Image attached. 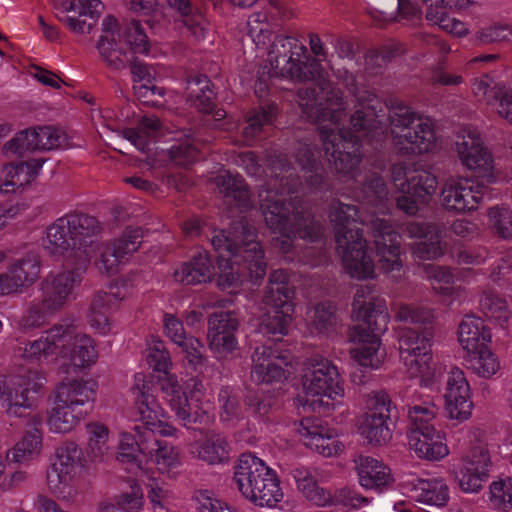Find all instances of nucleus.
Listing matches in <instances>:
<instances>
[{"instance_id": "nucleus-3", "label": "nucleus", "mask_w": 512, "mask_h": 512, "mask_svg": "<svg viewBox=\"0 0 512 512\" xmlns=\"http://www.w3.org/2000/svg\"><path fill=\"white\" fill-rule=\"evenodd\" d=\"M458 138L456 148L461 162L482 181L474 185L468 179H447L441 191V203L449 212L465 213L475 210L488 193L485 182L494 181V166L478 134L468 132Z\"/></svg>"}, {"instance_id": "nucleus-38", "label": "nucleus", "mask_w": 512, "mask_h": 512, "mask_svg": "<svg viewBox=\"0 0 512 512\" xmlns=\"http://www.w3.org/2000/svg\"><path fill=\"white\" fill-rule=\"evenodd\" d=\"M490 338V332L486 329L484 321L480 317L466 316L459 324V342L469 353L485 348Z\"/></svg>"}, {"instance_id": "nucleus-2", "label": "nucleus", "mask_w": 512, "mask_h": 512, "mask_svg": "<svg viewBox=\"0 0 512 512\" xmlns=\"http://www.w3.org/2000/svg\"><path fill=\"white\" fill-rule=\"evenodd\" d=\"M350 124L352 131L348 132H344L336 122L318 127L325 156L334 170L344 175L353 173L358 167L362 141L378 149L386 138L372 106L362 105L357 109L350 116Z\"/></svg>"}, {"instance_id": "nucleus-24", "label": "nucleus", "mask_w": 512, "mask_h": 512, "mask_svg": "<svg viewBox=\"0 0 512 512\" xmlns=\"http://www.w3.org/2000/svg\"><path fill=\"white\" fill-rule=\"evenodd\" d=\"M491 466L490 455L484 445L471 447L463 458V467L458 478L459 486L464 492H478L483 482L488 479Z\"/></svg>"}, {"instance_id": "nucleus-17", "label": "nucleus", "mask_w": 512, "mask_h": 512, "mask_svg": "<svg viewBox=\"0 0 512 512\" xmlns=\"http://www.w3.org/2000/svg\"><path fill=\"white\" fill-rule=\"evenodd\" d=\"M160 388L182 426L200 430L209 425L211 417L208 412L198 405L189 403L175 377L167 376L161 381Z\"/></svg>"}, {"instance_id": "nucleus-56", "label": "nucleus", "mask_w": 512, "mask_h": 512, "mask_svg": "<svg viewBox=\"0 0 512 512\" xmlns=\"http://www.w3.org/2000/svg\"><path fill=\"white\" fill-rule=\"evenodd\" d=\"M130 47L133 53L147 54L150 48L148 36L137 20L123 24L121 42Z\"/></svg>"}, {"instance_id": "nucleus-57", "label": "nucleus", "mask_w": 512, "mask_h": 512, "mask_svg": "<svg viewBox=\"0 0 512 512\" xmlns=\"http://www.w3.org/2000/svg\"><path fill=\"white\" fill-rule=\"evenodd\" d=\"M337 323L338 315L334 304L325 301L315 306L312 324L319 334L329 335L333 333Z\"/></svg>"}, {"instance_id": "nucleus-1", "label": "nucleus", "mask_w": 512, "mask_h": 512, "mask_svg": "<svg viewBox=\"0 0 512 512\" xmlns=\"http://www.w3.org/2000/svg\"><path fill=\"white\" fill-rule=\"evenodd\" d=\"M400 321L410 322L415 328L402 332L399 339L400 357L412 377H421L425 386L432 387L445 382V410L451 419L460 422L471 416L473 402L464 372L452 368L446 374L434 372L432 340L434 337V312L429 308L402 305L397 312Z\"/></svg>"}, {"instance_id": "nucleus-46", "label": "nucleus", "mask_w": 512, "mask_h": 512, "mask_svg": "<svg viewBox=\"0 0 512 512\" xmlns=\"http://www.w3.org/2000/svg\"><path fill=\"white\" fill-rule=\"evenodd\" d=\"M86 415V413L55 399V406L49 412L47 425L52 432L67 433L76 427Z\"/></svg>"}, {"instance_id": "nucleus-11", "label": "nucleus", "mask_w": 512, "mask_h": 512, "mask_svg": "<svg viewBox=\"0 0 512 512\" xmlns=\"http://www.w3.org/2000/svg\"><path fill=\"white\" fill-rule=\"evenodd\" d=\"M302 383L307 396L305 406L318 413L329 410L333 406L330 401L344 395L343 380L338 368L320 355L306 361Z\"/></svg>"}, {"instance_id": "nucleus-64", "label": "nucleus", "mask_w": 512, "mask_h": 512, "mask_svg": "<svg viewBox=\"0 0 512 512\" xmlns=\"http://www.w3.org/2000/svg\"><path fill=\"white\" fill-rule=\"evenodd\" d=\"M218 402L222 421L229 422L240 417L238 394L234 388L223 386L218 393Z\"/></svg>"}, {"instance_id": "nucleus-53", "label": "nucleus", "mask_w": 512, "mask_h": 512, "mask_svg": "<svg viewBox=\"0 0 512 512\" xmlns=\"http://www.w3.org/2000/svg\"><path fill=\"white\" fill-rule=\"evenodd\" d=\"M437 185L436 176L429 170L415 169L408 178L405 192L416 196L423 203L435 192Z\"/></svg>"}, {"instance_id": "nucleus-39", "label": "nucleus", "mask_w": 512, "mask_h": 512, "mask_svg": "<svg viewBox=\"0 0 512 512\" xmlns=\"http://www.w3.org/2000/svg\"><path fill=\"white\" fill-rule=\"evenodd\" d=\"M186 98L199 112L212 111L216 99L213 83L205 75L190 77L187 80Z\"/></svg>"}, {"instance_id": "nucleus-19", "label": "nucleus", "mask_w": 512, "mask_h": 512, "mask_svg": "<svg viewBox=\"0 0 512 512\" xmlns=\"http://www.w3.org/2000/svg\"><path fill=\"white\" fill-rule=\"evenodd\" d=\"M336 250L351 277L357 279L373 277L375 266L363 235L352 239L340 236L336 242Z\"/></svg>"}, {"instance_id": "nucleus-36", "label": "nucleus", "mask_w": 512, "mask_h": 512, "mask_svg": "<svg viewBox=\"0 0 512 512\" xmlns=\"http://www.w3.org/2000/svg\"><path fill=\"white\" fill-rule=\"evenodd\" d=\"M102 10L100 0H72L67 11H77L78 16H65L61 21L75 33H90Z\"/></svg>"}, {"instance_id": "nucleus-34", "label": "nucleus", "mask_w": 512, "mask_h": 512, "mask_svg": "<svg viewBox=\"0 0 512 512\" xmlns=\"http://www.w3.org/2000/svg\"><path fill=\"white\" fill-rule=\"evenodd\" d=\"M74 241L77 240L79 259L86 260L93 250L97 237L101 232L99 221L91 215L81 212L70 213Z\"/></svg>"}, {"instance_id": "nucleus-60", "label": "nucleus", "mask_w": 512, "mask_h": 512, "mask_svg": "<svg viewBox=\"0 0 512 512\" xmlns=\"http://www.w3.org/2000/svg\"><path fill=\"white\" fill-rule=\"evenodd\" d=\"M470 353L473 354V357L469 361L470 369L477 375L483 378H490L499 370L500 363L498 358L487 349V346Z\"/></svg>"}, {"instance_id": "nucleus-45", "label": "nucleus", "mask_w": 512, "mask_h": 512, "mask_svg": "<svg viewBox=\"0 0 512 512\" xmlns=\"http://www.w3.org/2000/svg\"><path fill=\"white\" fill-rule=\"evenodd\" d=\"M295 157L304 171L306 183L312 188H321L325 183L326 176L313 148L307 143H300Z\"/></svg>"}, {"instance_id": "nucleus-20", "label": "nucleus", "mask_w": 512, "mask_h": 512, "mask_svg": "<svg viewBox=\"0 0 512 512\" xmlns=\"http://www.w3.org/2000/svg\"><path fill=\"white\" fill-rule=\"evenodd\" d=\"M81 281L82 274L79 270L49 274L41 283L42 305H46L48 310L62 309Z\"/></svg>"}, {"instance_id": "nucleus-23", "label": "nucleus", "mask_w": 512, "mask_h": 512, "mask_svg": "<svg viewBox=\"0 0 512 512\" xmlns=\"http://www.w3.org/2000/svg\"><path fill=\"white\" fill-rule=\"evenodd\" d=\"M311 81L316 87H305L298 91V97L301 101L302 106L316 108L317 119L330 118V123H338V112L341 109L342 98L339 95V91L332 88L331 82L328 79V88L322 89L318 81L315 79H306L303 82Z\"/></svg>"}, {"instance_id": "nucleus-21", "label": "nucleus", "mask_w": 512, "mask_h": 512, "mask_svg": "<svg viewBox=\"0 0 512 512\" xmlns=\"http://www.w3.org/2000/svg\"><path fill=\"white\" fill-rule=\"evenodd\" d=\"M144 233L141 227H128L121 237L108 243L101 252L98 261L100 271L109 275L115 274L118 265L138 250L142 243Z\"/></svg>"}, {"instance_id": "nucleus-47", "label": "nucleus", "mask_w": 512, "mask_h": 512, "mask_svg": "<svg viewBox=\"0 0 512 512\" xmlns=\"http://www.w3.org/2000/svg\"><path fill=\"white\" fill-rule=\"evenodd\" d=\"M119 303L116 295L107 292H98L90 304L89 322L101 334L109 332V313Z\"/></svg>"}, {"instance_id": "nucleus-42", "label": "nucleus", "mask_w": 512, "mask_h": 512, "mask_svg": "<svg viewBox=\"0 0 512 512\" xmlns=\"http://www.w3.org/2000/svg\"><path fill=\"white\" fill-rule=\"evenodd\" d=\"M64 328H69L73 337L67 343L65 351L60 355L67 356L70 354L74 365L78 367H85L94 363L98 354L93 339L87 335L77 334L72 325L66 324Z\"/></svg>"}, {"instance_id": "nucleus-15", "label": "nucleus", "mask_w": 512, "mask_h": 512, "mask_svg": "<svg viewBox=\"0 0 512 512\" xmlns=\"http://www.w3.org/2000/svg\"><path fill=\"white\" fill-rule=\"evenodd\" d=\"M366 226L374 239L379 268L385 273L399 272L402 267L400 234L389 220L383 218L371 217Z\"/></svg>"}, {"instance_id": "nucleus-62", "label": "nucleus", "mask_w": 512, "mask_h": 512, "mask_svg": "<svg viewBox=\"0 0 512 512\" xmlns=\"http://www.w3.org/2000/svg\"><path fill=\"white\" fill-rule=\"evenodd\" d=\"M480 307L484 315L494 319L503 327L508 321L509 311L504 299L493 293L485 294L480 300Z\"/></svg>"}, {"instance_id": "nucleus-13", "label": "nucleus", "mask_w": 512, "mask_h": 512, "mask_svg": "<svg viewBox=\"0 0 512 512\" xmlns=\"http://www.w3.org/2000/svg\"><path fill=\"white\" fill-rule=\"evenodd\" d=\"M44 381L43 374L33 370L0 378V409L9 416H28V410L34 405L30 393H37Z\"/></svg>"}, {"instance_id": "nucleus-52", "label": "nucleus", "mask_w": 512, "mask_h": 512, "mask_svg": "<svg viewBox=\"0 0 512 512\" xmlns=\"http://www.w3.org/2000/svg\"><path fill=\"white\" fill-rule=\"evenodd\" d=\"M96 47L101 60L110 70H122L130 62L131 57L122 47L121 40L107 41V38L99 39Z\"/></svg>"}, {"instance_id": "nucleus-22", "label": "nucleus", "mask_w": 512, "mask_h": 512, "mask_svg": "<svg viewBox=\"0 0 512 512\" xmlns=\"http://www.w3.org/2000/svg\"><path fill=\"white\" fill-rule=\"evenodd\" d=\"M72 337V331L69 328H64L62 324L55 325L39 339L26 344L22 356L31 361L49 362L65 351Z\"/></svg>"}, {"instance_id": "nucleus-61", "label": "nucleus", "mask_w": 512, "mask_h": 512, "mask_svg": "<svg viewBox=\"0 0 512 512\" xmlns=\"http://www.w3.org/2000/svg\"><path fill=\"white\" fill-rule=\"evenodd\" d=\"M89 441L87 453L93 460H101L108 452V429L102 424H89L87 426Z\"/></svg>"}, {"instance_id": "nucleus-8", "label": "nucleus", "mask_w": 512, "mask_h": 512, "mask_svg": "<svg viewBox=\"0 0 512 512\" xmlns=\"http://www.w3.org/2000/svg\"><path fill=\"white\" fill-rule=\"evenodd\" d=\"M236 232L241 233V243L219 277L218 284L224 288L238 284L258 286L267 273V263L260 243L256 240L255 228L249 223H239Z\"/></svg>"}, {"instance_id": "nucleus-27", "label": "nucleus", "mask_w": 512, "mask_h": 512, "mask_svg": "<svg viewBox=\"0 0 512 512\" xmlns=\"http://www.w3.org/2000/svg\"><path fill=\"white\" fill-rule=\"evenodd\" d=\"M74 238L71 217L68 213L47 227L44 248L54 256L79 258L77 240L74 241Z\"/></svg>"}, {"instance_id": "nucleus-40", "label": "nucleus", "mask_w": 512, "mask_h": 512, "mask_svg": "<svg viewBox=\"0 0 512 512\" xmlns=\"http://www.w3.org/2000/svg\"><path fill=\"white\" fill-rule=\"evenodd\" d=\"M191 454L208 464H220L229 459V445L224 436L212 433L203 441L195 443L191 448Z\"/></svg>"}, {"instance_id": "nucleus-58", "label": "nucleus", "mask_w": 512, "mask_h": 512, "mask_svg": "<svg viewBox=\"0 0 512 512\" xmlns=\"http://www.w3.org/2000/svg\"><path fill=\"white\" fill-rule=\"evenodd\" d=\"M428 7L426 19L443 28H448L445 24L447 20V9H462L467 6L469 0H422Z\"/></svg>"}, {"instance_id": "nucleus-48", "label": "nucleus", "mask_w": 512, "mask_h": 512, "mask_svg": "<svg viewBox=\"0 0 512 512\" xmlns=\"http://www.w3.org/2000/svg\"><path fill=\"white\" fill-rule=\"evenodd\" d=\"M239 223H248L246 220H239L232 223L229 231L221 230L216 232L211 238V245L214 250L219 253L218 265L219 269L222 270L223 261H225V266L228 264V259L232 258L234 252L238 248L241 243V235L240 232H236V226Z\"/></svg>"}, {"instance_id": "nucleus-10", "label": "nucleus", "mask_w": 512, "mask_h": 512, "mask_svg": "<svg viewBox=\"0 0 512 512\" xmlns=\"http://www.w3.org/2000/svg\"><path fill=\"white\" fill-rule=\"evenodd\" d=\"M149 384L137 388L136 406L139 417L137 421L147 424L148 435L144 438L142 447L146 463H153L160 471H165L176 461L177 454L174 448L163 438L165 428L159 418V407L152 394L149 393Z\"/></svg>"}, {"instance_id": "nucleus-6", "label": "nucleus", "mask_w": 512, "mask_h": 512, "mask_svg": "<svg viewBox=\"0 0 512 512\" xmlns=\"http://www.w3.org/2000/svg\"><path fill=\"white\" fill-rule=\"evenodd\" d=\"M394 148L401 155H417L431 151L436 136L432 121L399 100L387 105Z\"/></svg>"}, {"instance_id": "nucleus-43", "label": "nucleus", "mask_w": 512, "mask_h": 512, "mask_svg": "<svg viewBox=\"0 0 512 512\" xmlns=\"http://www.w3.org/2000/svg\"><path fill=\"white\" fill-rule=\"evenodd\" d=\"M147 424H137L133 430L135 434L124 433L119 444L118 459L122 462L135 463L138 467H141L144 458V449L142 443L144 438L148 435L149 429Z\"/></svg>"}, {"instance_id": "nucleus-25", "label": "nucleus", "mask_w": 512, "mask_h": 512, "mask_svg": "<svg viewBox=\"0 0 512 512\" xmlns=\"http://www.w3.org/2000/svg\"><path fill=\"white\" fill-rule=\"evenodd\" d=\"M252 361L251 377L257 384L281 382L287 377L283 368V365H287L286 357L271 346L264 344L256 347Z\"/></svg>"}, {"instance_id": "nucleus-29", "label": "nucleus", "mask_w": 512, "mask_h": 512, "mask_svg": "<svg viewBox=\"0 0 512 512\" xmlns=\"http://www.w3.org/2000/svg\"><path fill=\"white\" fill-rule=\"evenodd\" d=\"M304 444L323 456L330 457L340 450L339 441L329 433V429L317 418L305 417L298 429Z\"/></svg>"}, {"instance_id": "nucleus-28", "label": "nucleus", "mask_w": 512, "mask_h": 512, "mask_svg": "<svg viewBox=\"0 0 512 512\" xmlns=\"http://www.w3.org/2000/svg\"><path fill=\"white\" fill-rule=\"evenodd\" d=\"M96 382L93 380H72L62 382L56 388L55 399L60 403L89 414L96 398Z\"/></svg>"}, {"instance_id": "nucleus-26", "label": "nucleus", "mask_w": 512, "mask_h": 512, "mask_svg": "<svg viewBox=\"0 0 512 512\" xmlns=\"http://www.w3.org/2000/svg\"><path fill=\"white\" fill-rule=\"evenodd\" d=\"M40 273V261L36 254L29 253L17 260L0 274V294L8 295L34 283Z\"/></svg>"}, {"instance_id": "nucleus-14", "label": "nucleus", "mask_w": 512, "mask_h": 512, "mask_svg": "<svg viewBox=\"0 0 512 512\" xmlns=\"http://www.w3.org/2000/svg\"><path fill=\"white\" fill-rule=\"evenodd\" d=\"M368 412L365 414L360 433L374 446H381L392 437V417L396 412L390 396L385 391L373 392L367 399Z\"/></svg>"}, {"instance_id": "nucleus-37", "label": "nucleus", "mask_w": 512, "mask_h": 512, "mask_svg": "<svg viewBox=\"0 0 512 512\" xmlns=\"http://www.w3.org/2000/svg\"><path fill=\"white\" fill-rule=\"evenodd\" d=\"M298 490L306 497L307 500L317 506H326L331 500V492L324 487L319 486L318 477L320 475L318 469L299 466L291 470Z\"/></svg>"}, {"instance_id": "nucleus-31", "label": "nucleus", "mask_w": 512, "mask_h": 512, "mask_svg": "<svg viewBox=\"0 0 512 512\" xmlns=\"http://www.w3.org/2000/svg\"><path fill=\"white\" fill-rule=\"evenodd\" d=\"M329 217L335 232V242H338L340 236L352 239L363 235L359 226L364 225V222L359 217L356 205L333 201L330 205Z\"/></svg>"}, {"instance_id": "nucleus-30", "label": "nucleus", "mask_w": 512, "mask_h": 512, "mask_svg": "<svg viewBox=\"0 0 512 512\" xmlns=\"http://www.w3.org/2000/svg\"><path fill=\"white\" fill-rule=\"evenodd\" d=\"M214 275L215 268L211 256L205 250L197 251L174 272L175 280L183 285L207 283Z\"/></svg>"}, {"instance_id": "nucleus-59", "label": "nucleus", "mask_w": 512, "mask_h": 512, "mask_svg": "<svg viewBox=\"0 0 512 512\" xmlns=\"http://www.w3.org/2000/svg\"><path fill=\"white\" fill-rule=\"evenodd\" d=\"M240 322L235 312L218 311L208 317V338L220 335L235 334Z\"/></svg>"}, {"instance_id": "nucleus-50", "label": "nucleus", "mask_w": 512, "mask_h": 512, "mask_svg": "<svg viewBox=\"0 0 512 512\" xmlns=\"http://www.w3.org/2000/svg\"><path fill=\"white\" fill-rule=\"evenodd\" d=\"M167 2L183 18L182 22L186 33L194 37L195 40L205 37V28L202 25L203 16L190 0H167Z\"/></svg>"}, {"instance_id": "nucleus-54", "label": "nucleus", "mask_w": 512, "mask_h": 512, "mask_svg": "<svg viewBox=\"0 0 512 512\" xmlns=\"http://www.w3.org/2000/svg\"><path fill=\"white\" fill-rule=\"evenodd\" d=\"M187 138L184 142L173 145L168 150L170 160L177 166L188 167L195 163L199 156V150L195 144V131L191 128L184 130Z\"/></svg>"}, {"instance_id": "nucleus-12", "label": "nucleus", "mask_w": 512, "mask_h": 512, "mask_svg": "<svg viewBox=\"0 0 512 512\" xmlns=\"http://www.w3.org/2000/svg\"><path fill=\"white\" fill-rule=\"evenodd\" d=\"M294 290L282 270H274L268 278L263 296L267 311L261 323V331L269 335H286L292 321Z\"/></svg>"}, {"instance_id": "nucleus-33", "label": "nucleus", "mask_w": 512, "mask_h": 512, "mask_svg": "<svg viewBox=\"0 0 512 512\" xmlns=\"http://www.w3.org/2000/svg\"><path fill=\"white\" fill-rule=\"evenodd\" d=\"M416 501L429 505L444 506L449 500V489L442 479L424 480L413 478L403 483Z\"/></svg>"}, {"instance_id": "nucleus-5", "label": "nucleus", "mask_w": 512, "mask_h": 512, "mask_svg": "<svg viewBox=\"0 0 512 512\" xmlns=\"http://www.w3.org/2000/svg\"><path fill=\"white\" fill-rule=\"evenodd\" d=\"M371 293L370 286H360L352 304L359 323L353 327L351 338L359 345L351 350V356L365 369H377L380 366V335L387 330L389 323L385 300L370 296Z\"/></svg>"}, {"instance_id": "nucleus-55", "label": "nucleus", "mask_w": 512, "mask_h": 512, "mask_svg": "<svg viewBox=\"0 0 512 512\" xmlns=\"http://www.w3.org/2000/svg\"><path fill=\"white\" fill-rule=\"evenodd\" d=\"M277 113L275 104H267L255 108L248 113L247 125L243 129L245 138L250 139L258 135L264 125L271 124Z\"/></svg>"}, {"instance_id": "nucleus-51", "label": "nucleus", "mask_w": 512, "mask_h": 512, "mask_svg": "<svg viewBox=\"0 0 512 512\" xmlns=\"http://www.w3.org/2000/svg\"><path fill=\"white\" fill-rule=\"evenodd\" d=\"M161 128L160 119L154 115H146L141 118L137 128H129L123 131L125 139L129 140L138 150H148V138L153 136Z\"/></svg>"}, {"instance_id": "nucleus-41", "label": "nucleus", "mask_w": 512, "mask_h": 512, "mask_svg": "<svg viewBox=\"0 0 512 512\" xmlns=\"http://www.w3.org/2000/svg\"><path fill=\"white\" fill-rule=\"evenodd\" d=\"M40 425L41 420L34 415L31 419V429L26 432L12 450L7 452L6 459L8 462L22 463L39 453L42 445Z\"/></svg>"}, {"instance_id": "nucleus-18", "label": "nucleus", "mask_w": 512, "mask_h": 512, "mask_svg": "<svg viewBox=\"0 0 512 512\" xmlns=\"http://www.w3.org/2000/svg\"><path fill=\"white\" fill-rule=\"evenodd\" d=\"M431 422L407 425L408 444L419 458L438 461L448 455L449 451L443 434Z\"/></svg>"}, {"instance_id": "nucleus-35", "label": "nucleus", "mask_w": 512, "mask_h": 512, "mask_svg": "<svg viewBox=\"0 0 512 512\" xmlns=\"http://www.w3.org/2000/svg\"><path fill=\"white\" fill-rule=\"evenodd\" d=\"M214 182L226 204L235 206L240 211H246L252 207L250 190L240 175L227 172L215 177Z\"/></svg>"}, {"instance_id": "nucleus-63", "label": "nucleus", "mask_w": 512, "mask_h": 512, "mask_svg": "<svg viewBox=\"0 0 512 512\" xmlns=\"http://www.w3.org/2000/svg\"><path fill=\"white\" fill-rule=\"evenodd\" d=\"M244 404L252 414L263 417L272 410L276 400L272 394L262 389L249 390L245 395Z\"/></svg>"}, {"instance_id": "nucleus-4", "label": "nucleus", "mask_w": 512, "mask_h": 512, "mask_svg": "<svg viewBox=\"0 0 512 512\" xmlns=\"http://www.w3.org/2000/svg\"><path fill=\"white\" fill-rule=\"evenodd\" d=\"M259 205L266 226L279 234L275 246L288 253L293 248L295 238L316 242L322 238L323 226L316 221L310 211L303 207H293L286 203L283 195L272 189H262L258 193Z\"/></svg>"}, {"instance_id": "nucleus-32", "label": "nucleus", "mask_w": 512, "mask_h": 512, "mask_svg": "<svg viewBox=\"0 0 512 512\" xmlns=\"http://www.w3.org/2000/svg\"><path fill=\"white\" fill-rule=\"evenodd\" d=\"M354 462L359 482L364 488L382 492L391 484L390 469L377 459L359 455Z\"/></svg>"}, {"instance_id": "nucleus-7", "label": "nucleus", "mask_w": 512, "mask_h": 512, "mask_svg": "<svg viewBox=\"0 0 512 512\" xmlns=\"http://www.w3.org/2000/svg\"><path fill=\"white\" fill-rule=\"evenodd\" d=\"M271 77L290 78L295 81L315 79L322 89H327L328 73L315 59L307 56V49L295 37L275 35L269 51Z\"/></svg>"}, {"instance_id": "nucleus-16", "label": "nucleus", "mask_w": 512, "mask_h": 512, "mask_svg": "<svg viewBox=\"0 0 512 512\" xmlns=\"http://www.w3.org/2000/svg\"><path fill=\"white\" fill-rule=\"evenodd\" d=\"M66 141L67 136L60 129L52 126H42L18 132L3 145L2 151L6 156L18 155L22 157L25 152L53 150L62 147Z\"/></svg>"}, {"instance_id": "nucleus-44", "label": "nucleus", "mask_w": 512, "mask_h": 512, "mask_svg": "<svg viewBox=\"0 0 512 512\" xmlns=\"http://www.w3.org/2000/svg\"><path fill=\"white\" fill-rule=\"evenodd\" d=\"M401 396L406 403L408 425H417L424 421H433L437 414V407L429 400H423L422 395L412 387H406Z\"/></svg>"}, {"instance_id": "nucleus-49", "label": "nucleus", "mask_w": 512, "mask_h": 512, "mask_svg": "<svg viewBox=\"0 0 512 512\" xmlns=\"http://www.w3.org/2000/svg\"><path fill=\"white\" fill-rule=\"evenodd\" d=\"M473 92L479 100H484L488 104L493 100L499 101L498 110H509L512 107V93L503 85L494 84L492 86V80L488 75L475 80Z\"/></svg>"}, {"instance_id": "nucleus-9", "label": "nucleus", "mask_w": 512, "mask_h": 512, "mask_svg": "<svg viewBox=\"0 0 512 512\" xmlns=\"http://www.w3.org/2000/svg\"><path fill=\"white\" fill-rule=\"evenodd\" d=\"M233 482L243 497L260 507H274L283 497L274 471L251 453H243L238 458Z\"/></svg>"}]
</instances>
